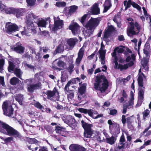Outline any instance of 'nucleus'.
<instances>
[{"instance_id": "f257e3e1", "label": "nucleus", "mask_w": 151, "mask_h": 151, "mask_svg": "<svg viewBox=\"0 0 151 151\" xmlns=\"http://www.w3.org/2000/svg\"><path fill=\"white\" fill-rule=\"evenodd\" d=\"M125 46H120L116 47L114 50V51L111 53L112 57L114 58V63H115L114 68H115L119 69L121 70H126L127 69L128 67H131L133 65L135 60V55L134 54L131 55V56H128L126 58L125 61L126 62H128L127 64L123 65L122 64H118L117 62L118 58L116 55L123 52L124 51V49Z\"/></svg>"}, {"instance_id": "f03ea898", "label": "nucleus", "mask_w": 151, "mask_h": 151, "mask_svg": "<svg viewBox=\"0 0 151 151\" xmlns=\"http://www.w3.org/2000/svg\"><path fill=\"white\" fill-rule=\"evenodd\" d=\"M36 18L37 17L32 13H30L27 15L26 23L27 28L24 27V31L21 32L22 35L29 36L31 33L35 34L37 32L33 21L34 19Z\"/></svg>"}, {"instance_id": "7ed1b4c3", "label": "nucleus", "mask_w": 151, "mask_h": 151, "mask_svg": "<svg viewBox=\"0 0 151 151\" xmlns=\"http://www.w3.org/2000/svg\"><path fill=\"white\" fill-rule=\"evenodd\" d=\"M0 132L9 136H13L19 138H22V136L17 130L1 121H0Z\"/></svg>"}, {"instance_id": "20e7f679", "label": "nucleus", "mask_w": 151, "mask_h": 151, "mask_svg": "<svg viewBox=\"0 0 151 151\" xmlns=\"http://www.w3.org/2000/svg\"><path fill=\"white\" fill-rule=\"evenodd\" d=\"M99 23V18H91L85 25L86 29L83 32L85 37H89L93 33L94 29L97 27Z\"/></svg>"}, {"instance_id": "39448f33", "label": "nucleus", "mask_w": 151, "mask_h": 151, "mask_svg": "<svg viewBox=\"0 0 151 151\" xmlns=\"http://www.w3.org/2000/svg\"><path fill=\"white\" fill-rule=\"evenodd\" d=\"M141 69L139 70V77L137 79L138 84L139 86L138 93V99L136 107H137L141 106L143 101L144 95L145 92V87L143 85V78L145 77V76L142 73H140Z\"/></svg>"}, {"instance_id": "423d86ee", "label": "nucleus", "mask_w": 151, "mask_h": 151, "mask_svg": "<svg viewBox=\"0 0 151 151\" xmlns=\"http://www.w3.org/2000/svg\"><path fill=\"white\" fill-rule=\"evenodd\" d=\"M108 82L106 77L103 76H97L94 84V88L100 91L101 93L105 92L108 87Z\"/></svg>"}, {"instance_id": "0eeeda50", "label": "nucleus", "mask_w": 151, "mask_h": 151, "mask_svg": "<svg viewBox=\"0 0 151 151\" xmlns=\"http://www.w3.org/2000/svg\"><path fill=\"white\" fill-rule=\"evenodd\" d=\"M141 28V26L137 22H129L127 29V34L130 37L137 35L140 31Z\"/></svg>"}, {"instance_id": "6e6552de", "label": "nucleus", "mask_w": 151, "mask_h": 151, "mask_svg": "<svg viewBox=\"0 0 151 151\" xmlns=\"http://www.w3.org/2000/svg\"><path fill=\"white\" fill-rule=\"evenodd\" d=\"M4 114L7 116L14 117L13 109L12 105L9 104V101H6L4 102L2 106Z\"/></svg>"}, {"instance_id": "1a4fd4ad", "label": "nucleus", "mask_w": 151, "mask_h": 151, "mask_svg": "<svg viewBox=\"0 0 151 151\" xmlns=\"http://www.w3.org/2000/svg\"><path fill=\"white\" fill-rule=\"evenodd\" d=\"M81 122L82 126L85 130L84 133V137L90 138L93 134V130L91 128L92 125L88 124L83 120H82Z\"/></svg>"}, {"instance_id": "9d476101", "label": "nucleus", "mask_w": 151, "mask_h": 151, "mask_svg": "<svg viewBox=\"0 0 151 151\" xmlns=\"http://www.w3.org/2000/svg\"><path fill=\"white\" fill-rule=\"evenodd\" d=\"M108 123L109 125V128L110 132L114 135H116L120 133V128L118 124L113 122L111 120H109Z\"/></svg>"}, {"instance_id": "9b49d317", "label": "nucleus", "mask_w": 151, "mask_h": 151, "mask_svg": "<svg viewBox=\"0 0 151 151\" xmlns=\"http://www.w3.org/2000/svg\"><path fill=\"white\" fill-rule=\"evenodd\" d=\"M5 31L9 34H11L19 30V28L15 24H12L10 22H8L5 26Z\"/></svg>"}, {"instance_id": "f8f14e48", "label": "nucleus", "mask_w": 151, "mask_h": 151, "mask_svg": "<svg viewBox=\"0 0 151 151\" xmlns=\"http://www.w3.org/2000/svg\"><path fill=\"white\" fill-rule=\"evenodd\" d=\"M124 5L125 7L124 11L127 10L128 8H130L131 5L134 8L137 9L139 11L141 10V7L134 2L132 1V0H128V1L126 0L124 1Z\"/></svg>"}, {"instance_id": "ddd939ff", "label": "nucleus", "mask_w": 151, "mask_h": 151, "mask_svg": "<svg viewBox=\"0 0 151 151\" xmlns=\"http://www.w3.org/2000/svg\"><path fill=\"white\" fill-rule=\"evenodd\" d=\"M80 86L78 91V99L79 100H80L84 97L85 96V92L86 91L87 84L83 83Z\"/></svg>"}, {"instance_id": "4468645a", "label": "nucleus", "mask_w": 151, "mask_h": 151, "mask_svg": "<svg viewBox=\"0 0 151 151\" xmlns=\"http://www.w3.org/2000/svg\"><path fill=\"white\" fill-rule=\"evenodd\" d=\"M78 8V6L76 5H73L65 8L64 11L66 15L68 17L70 16L76 11Z\"/></svg>"}, {"instance_id": "2eb2a0df", "label": "nucleus", "mask_w": 151, "mask_h": 151, "mask_svg": "<svg viewBox=\"0 0 151 151\" xmlns=\"http://www.w3.org/2000/svg\"><path fill=\"white\" fill-rule=\"evenodd\" d=\"M62 119L65 123L69 125L75 124L76 123V120L70 115L63 116Z\"/></svg>"}, {"instance_id": "dca6fc26", "label": "nucleus", "mask_w": 151, "mask_h": 151, "mask_svg": "<svg viewBox=\"0 0 151 151\" xmlns=\"http://www.w3.org/2000/svg\"><path fill=\"white\" fill-rule=\"evenodd\" d=\"M69 28L74 35H77L80 32V27L76 23H73L71 24L69 26Z\"/></svg>"}, {"instance_id": "f3484780", "label": "nucleus", "mask_w": 151, "mask_h": 151, "mask_svg": "<svg viewBox=\"0 0 151 151\" xmlns=\"http://www.w3.org/2000/svg\"><path fill=\"white\" fill-rule=\"evenodd\" d=\"M12 49L18 53L22 54L24 52L25 48L20 43L18 42Z\"/></svg>"}, {"instance_id": "a211bd4d", "label": "nucleus", "mask_w": 151, "mask_h": 151, "mask_svg": "<svg viewBox=\"0 0 151 151\" xmlns=\"http://www.w3.org/2000/svg\"><path fill=\"white\" fill-rule=\"evenodd\" d=\"M33 79L32 78L26 79L24 80V83L27 84V88L28 91L29 92H32L35 89L33 84H30L32 83Z\"/></svg>"}, {"instance_id": "6ab92c4d", "label": "nucleus", "mask_w": 151, "mask_h": 151, "mask_svg": "<svg viewBox=\"0 0 151 151\" xmlns=\"http://www.w3.org/2000/svg\"><path fill=\"white\" fill-rule=\"evenodd\" d=\"M69 148L70 151H86V149L84 147L75 144L71 145Z\"/></svg>"}, {"instance_id": "aec40b11", "label": "nucleus", "mask_w": 151, "mask_h": 151, "mask_svg": "<svg viewBox=\"0 0 151 151\" xmlns=\"http://www.w3.org/2000/svg\"><path fill=\"white\" fill-rule=\"evenodd\" d=\"M55 25L52 27L51 29L53 31H56L58 29L61 28L63 25V21L60 20H55L54 19Z\"/></svg>"}, {"instance_id": "412c9836", "label": "nucleus", "mask_w": 151, "mask_h": 151, "mask_svg": "<svg viewBox=\"0 0 151 151\" xmlns=\"http://www.w3.org/2000/svg\"><path fill=\"white\" fill-rule=\"evenodd\" d=\"M45 94L47 95L48 99H53V98H54L56 95L57 98H56V99H59L58 93L56 90L47 91L46 92Z\"/></svg>"}, {"instance_id": "4be33fe9", "label": "nucleus", "mask_w": 151, "mask_h": 151, "mask_svg": "<svg viewBox=\"0 0 151 151\" xmlns=\"http://www.w3.org/2000/svg\"><path fill=\"white\" fill-rule=\"evenodd\" d=\"M84 47H82L79 50L78 55V58L76 59V62L78 65L80 64L84 55Z\"/></svg>"}, {"instance_id": "5701e85b", "label": "nucleus", "mask_w": 151, "mask_h": 151, "mask_svg": "<svg viewBox=\"0 0 151 151\" xmlns=\"http://www.w3.org/2000/svg\"><path fill=\"white\" fill-rule=\"evenodd\" d=\"M39 52L36 54V56L38 57L39 58H41V55L42 52L46 53L49 50L47 46H40L39 47Z\"/></svg>"}, {"instance_id": "b1692460", "label": "nucleus", "mask_w": 151, "mask_h": 151, "mask_svg": "<svg viewBox=\"0 0 151 151\" xmlns=\"http://www.w3.org/2000/svg\"><path fill=\"white\" fill-rule=\"evenodd\" d=\"M99 4H95L91 8V13L93 14H98L100 13V9L98 7Z\"/></svg>"}, {"instance_id": "393cba45", "label": "nucleus", "mask_w": 151, "mask_h": 151, "mask_svg": "<svg viewBox=\"0 0 151 151\" xmlns=\"http://www.w3.org/2000/svg\"><path fill=\"white\" fill-rule=\"evenodd\" d=\"M78 111L81 112L85 114L88 113L89 115L93 118V110L92 109L88 110L83 108H79Z\"/></svg>"}, {"instance_id": "a878e982", "label": "nucleus", "mask_w": 151, "mask_h": 151, "mask_svg": "<svg viewBox=\"0 0 151 151\" xmlns=\"http://www.w3.org/2000/svg\"><path fill=\"white\" fill-rule=\"evenodd\" d=\"M78 41V40L77 38H71L67 40V42L70 47L72 48Z\"/></svg>"}, {"instance_id": "bb28decb", "label": "nucleus", "mask_w": 151, "mask_h": 151, "mask_svg": "<svg viewBox=\"0 0 151 151\" xmlns=\"http://www.w3.org/2000/svg\"><path fill=\"white\" fill-rule=\"evenodd\" d=\"M103 6L104 7L103 12H105L111 6V1L110 0H106Z\"/></svg>"}, {"instance_id": "cd10ccee", "label": "nucleus", "mask_w": 151, "mask_h": 151, "mask_svg": "<svg viewBox=\"0 0 151 151\" xmlns=\"http://www.w3.org/2000/svg\"><path fill=\"white\" fill-rule=\"evenodd\" d=\"M14 98L16 100L19 102L20 105H22V101L24 99L23 95L21 94H17Z\"/></svg>"}, {"instance_id": "c85d7f7f", "label": "nucleus", "mask_w": 151, "mask_h": 151, "mask_svg": "<svg viewBox=\"0 0 151 151\" xmlns=\"http://www.w3.org/2000/svg\"><path fill=\"white\" fill-rule=\"evenodd\" d=\"M26 12L25 9H16V17H19V16H22Z\"/></svg>"}, {"instance_id": "c756f323", "label": "nucleus", "mask_w": 151, "mask_h": 151, "mask_svg": "<svg viewBox=\"0 0 151 151\" xmlns=\"http://www.w3.org/2000/svg\"><path fill=\"white\" fill-rule=\"evenodd\" d=\"M4 11L7 14H15L16 13V9L13 8H6Z\"/></svg>"}, {"instance_id": "7c9ffc66", "label": "nucleus", "mask_w": 151, "mask_h": 151, "mask_svg": "<svg viewBox=\"0 0 151 151\" xmlns=\"http://www.w3.org/2000/svg\"><path fill=\"white\" fill-rule=\"evenodd\" d=\"M4 64V57L0 54V72L2 73L4 72L3 67Z\"/></svg>"}, {"instance_id": "2f4dec72", "label": "nucleus", "mask_w": 151, "mask_h": 151, "mask_svg": "<svg viewBox=\"0 0 151 151\" xmlns=\"http://www.w3.org/2000/svg\"><path fill=\"white\" fill-rule=\"evenodd\" d=\"M37 24L38 27H46V22L44 19H38L37 22Z\"/></svg>"}, {"instance_id": "473e14b6", "label": "nucleus", "mask_w": 151, "mask_h": 151, "mask_svg": "<svg viewBox=\"0 0 151 151\" xmlns=\"http://www.w3.org/2000/svg\"><path fill=\"white\" fill-rule=\"evenodd\" d=\"M116 140V138L113 136L106 138V142L111 145L114 144Z\"/></svg>"}, {"instance_id": "72a5a7b5", "label": "nucleus", "mask_w": 151, "mask_h": 151, "mask_svg": "<svg viewBox=\"0 0 151 151\" xmlns=\"http://www.w3.org/2000/svg\"><path fill=\"white\" fill-rule=\"evenodd\" d=\"M14 73L17 77L21 79H22V76L23 74V72L20 69L16 68L14 70Z\"/></svg>"}, {"instance_id": "f704fd0d", "label": "nucleus", "mask_w": 151, "mask_h": 151, "mask_svg": "<svg viewBox=\"0 0 151 151\" xmlns=\"http://www.w3.org/2000/svg\"><path fill=\"white\" fill-rule=\"evenodd\" d=\"M20 80L17 78L14 77L12 78L10 81V84L13 85H15L18 83Z\"/></svg>"}, {"instance_id": "c9c22d12", "label": "nucleus", "mask_w": 151, "mask_h": 151, "mask_svg": "<svg viewBox=\"0 0 151 151\" xmlns=\"http://www.w3.org/2000/svg\"><path fill=\"white\" fill-rule=\"evenodd\" d=\"M22 65L24 66L25 68L26 69H33L35 68L34 66L31 64H29L26 62V61H24L22 63Z\"/></svg>"}, {"instance_id": "e433bc0d", "label": "nucleus", "mask_w": 151, "mask_h": 151, "mask_svg": "<svg viewBox=\"0 0 151 151\" xmlns=\"http://www.w3.org/2000/svg\"><path fill=\"white\" fill-rule=\"evenodd\" d=\"M9 66L8 68L9 71L11 72L12 71H14L16 68L14 64L11 61H9Z\"/></svg>"}, {"instance_id": "4c0bfd02", "label": "nucleus", "mask_w": 151, "mask_h": 151, "mask_svg": "<svg viewBox=\"0 0 151 151\" xmlns=\"http://www.w3.org/2000/svg\"><path fill=\"white\" fill-rule=\"evenodd\" d=\"M58 61L56 60H54L52 63L51 66L52 68L54 70H62L61 68H59L58 66Z\"/></svg>"}, {"instance_id": "58836bf2", "label": "nucleus", "mask_w": 151, "mask_h": 151, "mask_svg": "<svg viewBox=\"0 0 151 151\" xmlns=\"http://www.w3.org/2000/svg\"><path fill=\"white\" fill-rule=\"evenodd\" d=\"M105 49V46L102 42L101 45V48L99 50V55H105L106 50Z\"/></svg>"}, {"instance_id": "ea45409f", "label": "nucleus", "mask_w": 151, "mask_h": 151, "mask_svg": "<svg viewBox=\"0 0 151 151\" xmlns=\"http://www.w3.org/2000/svg\"><path fill=\"white\" fill-rule=\"evenodd\" d=\"M143 52L147 57H149L150 53L149 46H147V47H145V48L143 49Z\"/></svg>"}, {"instance_id": "a19ab883", "label": "nucleus", "mask_w": 151, "mask_h": 151, "mask_svg": "<svg viewBox=\"0 0 151 151\" xmlns=\"http://www.w3.org/2000/svg\"><path fill=\"white\" fill-rule=\"evenodd\" d=\"M34 106L36 108L40 109L42 111H44L45 108L44 106L41 105L39 102H37L34 104Z\"/></svg>"}, {"instance_id": "79ce46f5", "label": "nucleus", "mask_w": 151, "mask_h": 151, "mask_svg": "<svg viewBox=\"0 0 151 151\" xmlns=\"http://www.w3.org/2000/svg\"><path fill=\"white\" fill-rule=\"evenodd\" d=\"M134 99V98L132 96L131 99L129 101L128 103L126 104L125 105L126 106H127V107L128 108V109H129L131 108L132 107V105L133 104V100Z\"/></svg>"}, {"instance_id": "37998d69", "label": "nucleus", "mask_w": 151, "mask_h": 151, "mask_svg": "<svg viewBox=\"0 0 151 151\" xmlns=\"http://www.w3.org/2000/svg\"><path fill=\"white\" fill-rule=\"evenodd\" d=\"M64 46L62 44H60L57 47L56 51L57 52L60 53L64 50Z\"/></svg>"}, {"instance_id": "c03bdc74", "label": "nucleus", "mask_w": 151, "mask_h": 151, "mask_svg": "<svg viewBox=\"0 0 151 151\" xmlns=\"http://www.w3.org/2000/svg\"><path fill=\"white\" fill-rule=\"evenodd\" d=\"M66 4L64 1H61L56 2L55 6L59 7H64L65 6Z\"/></svg>"}, {"instance_id": "a18cd8bd", "label": "nucleus", "mask_w": 151, "mask_h": 151, "mask_svg": "<svg viewBox=\"0 0 151 151\" xmlns=\"http://www.w3.org/2000/svg\"><path fill=\"white\" fill-rule=\"evenodd\" d=\"M127 122L128 124V127H130V129H133V127L131 124L132 123V119L130 117H128L127 118Z\"/></svg>"}, {"instance_id": "49530a36", "label": "nucleus", "mask_w": 151, "mask_h": 151, "mask_svg": "<svg viewBox=\"0 0 151 151\" xmlns=\"http://www.w3.org/2000/svg\"><path fill=\"white\" fill-rule=\"evenodd\" d=\"M58 65L59 68H61L62 69V68H64V66L65 65V63L61 60L58 61Z\"/></svg>"}, {"instance_id": "de8ad7c7", "label": "nucleus", "mask_w": 151, "mask_h": 151, "mask_svg": "<svg viewBox=\"0 0 151 151\" xmlns=\"http://www.w3.org/2000/svg\"><path fill=\"white\" fill-rule=\"evenodd\" d=\"M150 111L148 109H146L143 112L142 114L143 115V117L144 119L147 117L149 116Z\"/></svg>"}, {"instance_id": "09e8293b", "label": "nucleus", "mask_w": 151, "mask_h": 151, "mask_svg": "<svg viewBox=\"0 0 151 151\" xmlns=\"http://www.w3.org/2000/svg\"><path fill=\"white\" fill-rule=\"evenodd\" d=\"M67 92V94L68 95V99H72V98H73L74 97V93L73 91H68V90Z\"/></svg>"}, {"instance_id": "8fccbe9b", "label": "nucleus", "mask_w": 151, "mask_h": 151, "mask_svg": "<svg viewBox=\"0 0 151 151\" xmlns=\"http://www.w3.org/2000/svg\"><path fill=\"white\" fill-rule=\"evenodd\" d=\"M87 15L86 14L84 15L81 18V22L83 24V26H85V24H86L85 23V22L86 21V19Z\"/></svg>"}, {"instance_id": "3c124183", "label": "nucleus", "mask_w": 151, "mask_h": 151, "mask_svg": "<svg viewBox=\"0 0 151 151\" xmlns=\"http://www.w3.org/2000/svg\"><path fill=\"white\" fill-rule=\"evenodd\" d=\"M105 55H99V58L101 60V63L103 65L105 64Z\"/></svg>"}, {"instance_id": "603ef678", "label": "nucleus", "mask_w": 151, "mask_h": 151, "mask_svg": "<svg viewBox=\"0 0 151 151\" xmlns=\"http://www.w3.org/2000/svg\"><path fill=\"white\" fill-rule=\"evenodd\" d=\"M35 0H26L29 6H33L35 2Z\"/></svg>"}, {"instance_id": "864d4df0", "label": "nucleus", "mask_w": 151, "mask_h": 151, "mask_svg": "<svg viewBox=\"0 0 151 151\" xmlns=\"http://www.w3.org/2000/svg\"><path fill=\"white\" fill-rule=\"evenodd\" d=\"M125 139L124 137V136L123 134H122L121 137L120 139V143L119 144L121 145H122L124 146V142H125Z\"/></svg>"}, {"instance_id": "5fc2aeb1", "label": "nucleus", "mask_w": 151, "mask_h": 151, "mask_svg": "<svg viewBox=\"0 0 151 151\" xmlns=\"http://www.w3.org/2000/svg\"><path fill=\"white\" fill-rule=\"evenodd\" d=\"M110 33L111 32L108 31L106 29L104 33V37L105 38H107L110 35Z\"/></svg>"}, {"instance_id": "6e6d98bb", "label": "nucleus", "mask_w": 151, "mask_h": 151, "mask_svg": "<svg viewBox=\"0 0 151 151\" xmlns=\"http://www.w3.org/2000/svg\"><path fill=\"white\" fill-rule=\"evenodd\" d=\"M6 8V6L3 4L2 1H0V10L1 11H4Z\"/></svg>"}, {"instance_id": "4d7b16f0", "label": "nucleus", "mask_w": 151, "mask_h": 151, "mask_svg": "<svg viewBox=\"0 0 151 151\" xmlns=\"http://www.w3.org/2000/svg\"><path fill=\"white\" fill-rule=\"evenodd\" d=\"M29 141L30 143H36L38 141L35 138H29Z\"/></svg>"}, {"instance_id": "13d9d810", "label": "nucleus", "mask_w": 151, "mask_h": 151, "mask_svg": "<svg viewBox=\"0 0 151 151\" xmlns=\"http://www.w3.org/2000/svg\"><path fill=\"white\" fill-rule=\"evenodd\" d=\"M106 29L110 32H114L115 30L114 27L112 26H108Z\"/></svg>"}, {"instance_id": "bf43d9fd", "label": "nucleus", "mask_w": 151, "mask_h": 151, "mask_svg": "<svg viewBox=\"0 0 151 151\" xmlns=\"http://www.w3.org/2000/svg\"><path fill=\"white\" fill-rule=\"evenodd\" d=\"M124 146L122 145H118V147H117L115 148V151H121V150L123 149L124 147Z\"/></svg>"}, {"instance_id": "052dcab7", "label": "nucleus", "mask_w": 151, "mask_h": 151, "mask_svg": "<svg viewBox=\"0 0 151 151\" xmlns=\"http://www.w3.org/2000/svg\"><path fill=\"white\" fill-rule=\"evenodd\" d=\"M29 49L32 51V54L34 53L36 55V52L35 51V48L33 47L29 46Z\"/></svg>"}, {"instance_id": "680f3d73", "label": "nucleus", "mask_w": 151, "mask_h": 151, "mask_svg": "<svg viewBox=\"0 0 151 151\" xmlns=\"http://www.w3.org/2000/svg\"><path fill=\"white\" fill-rule=\"evenodd\" d=\"M71 83V82L69 81L68 83L66 85L65 87L64 88V90H65L66 91H68V90H69L68 87L70 86Z\"/></svg>"}, {"instance_id": "e2e57ef3", "label": "nucleus", "mask_w": 151, "mask_h": 151, "mask_svg": "<svg viewBox=\"0 0 151 151\" xmlns=\"http://www.w3.org/2000/svg\"><path fill=\"white\" fill-rule=\"evenodd\" d=\"M35 89H38L40 87L41 84L40 83H38L35 84H33Z\"/></svg>"}, {"instance_id": "0e129e2a", "label": "nucleus", "mask_w": 151, "mask_h": 151, "mask_svg": "<svg viewBox=\"0 0 151 151\" xmlns=\"http://www.w3.org/2000/svg\"><path fill=\"white\" fill-rule=\"evenodd\" d=\"M74 68V66L73 64H71L70 65L68 68V70L70 72H71L73 71V69Z\"/></svg>"}, {"instance_id": "69168bd1", "label": "nucleus", "mask_w": 151, "mask_h": 151, "mask_svg": "<svg viewBox=\"0 0 151 151\" xmlns=\"http://www.w3.org/2000/svg\"><path fill=\"white\" fill-rule=\"evenodd\" d=\"M1 84L3 86H4V77L1 76H0V85Z\"/></svg>"}, {"instance_id": "338daca9", "label": "nucleus", "mask_w": 151, "mask_h": 151, "mask_svg": "<svg viewBox=\"0 0 151 151\" xmlns=\"http://www.w3.org/2000/svg\"><path fill=\"white\" fill-rule=\"evenodd\" d=\"M117 113V111L115 109H112L110 111V114L114 115L116 114Z\"/></svg>"}, {"instance_id": "774afa93", "label": "nucleus", "mask_w": 151, "mask_h": 151, "mask_svg": "<svg viewBox=\"0 0 151 151\" xmlns=\"http://www.w3.org/2000/svg\"><path fill=\"white\" fill-rule=\"evenodd\" d=\"M13 139V138L12 137H8L5 138L4 139V141L6 142H9L11 141H12Z\"/></svg>"}]
</instances>
